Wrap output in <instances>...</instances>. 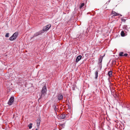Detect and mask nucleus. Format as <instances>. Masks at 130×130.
<instances>
[{
	"instance_id": "nucleus-1",
	"label": "nucleus",
	"mask_w": 130,
	"mask_h": 130,
	"mask_svg": "<svg viewBox=\"0 0 130 130\" xmlns=\"http://www.w3.org/2000/svg\"><path fill=\"white\" fill-rule=\"evenodd\" d=\"M18 35V32H15L14 33L13 35L10 38L9 40L10 41H13L17 37Z\"/></svg>"
},
{
	"instance_id": "nucleus-2",
	"label": "nucleus",
	"mask_w": 130,
	"mask_h": 130,
	"mask_svg": "<svg viewBox=\"0 0 130 130\" xmlns=\"http://www.w3.org/2000/svg\"><path fill=\"white\" fill-rule=\"evenodd\" d=\"M51 27V24H48L46 26L43 27L42 30H43L44 32L45 31H47Z\"/></svg>"
},
{
	"instance_id": "nucleus-3",
	"label": "nucleus",
	"mask_w": 130,
	"mask_h": 130,
	"mask_svg": "<svg viewBox=\"0 0 130 130\" xmlns=\"http://www.w3.org/2000/svg\"><path fill=\"white\" fill-rule=\"evenodd\" d=\"M47 91L46 87V86H44L42 88L41 91V93L42 94L45 95L46 94V92Z\"/></svg>"
},
{
	"instance_id": "nucleus-4",
	"label": "nucleus",
	"mask_w": 130,
	"mask_h": 130,
	"mask_svg": "<svg viewBox=\"0 0 130 130\" xmlns=\"http://www.w3.org/2000/svg\"><path fill=\"white\" fill-rule=\"evenodd\" d=\"M14 101V97H11L9 99L8 102V104L9 105H11Z\"/></svg>"
},
{
	"instance_id": "nucleus-5",
	"label": "nucleus",
	"mask_w": 130,
	"mask_h": 130,
	"mask_svg": "<svg viewBox=\"0 0 130 130\" xmlns=\"http://www.w3.org/2000/svg\"><path fill=\"white\" fill-rule=\"evenodd\" d=\"M56 98L58 99V101L61 100L63 98V95L61 94H59L57 96Z\"/></svg>"
},
{
	"instance_id": "nucleus-6",
	"label": "nucleus",
	"mask_w": 130,
	"mask_h": 130,
	"mask_svg": "<svg viewBox=\"0 0 130 130\" xmlns=\"http://www.w3.org/2000/svg\"><path fill=\"white\" fill-rule=\"evenodd\" d=\"M82 58V56L79 55L77 56L76 59L75 61L76 62H77L78 61H79Z\"/></svg>"
},
{
	"instance_id": "nucleus-7",
	"label": "nucleus",
	"mask_w": 130,
	"mask_h": 130,
	"mask_svg": "<svg viewBox=\"0 0 130 130\" xmlns=\"http://www.w3.org/2000/svg\"><path fill=\"white\" fill-rule=\"evenodd\" d=\"M65 117L66 115L65 114V113H63L61 114L59 116V118L61 119H64L65 118Z\"/></svg>"
},
{
	"instance_id": "nucleus-8",
	"label": "nucleus",
	"mask_w": 130,
	"mask_h": 130,
	"mask_svg": "<svg viewBox=\"0 0 130 130\" xmlns=\"http://www.w3.org/2000/svg\"><path fill=\"white\" fill-rule=\"evenodd\" d=\"M103 58V56H101L100 57L99 59V61L98 64L99 65H101L102 62V59Z\"/></svg>"
},
{
	"instance_id": "nucleus-9",
	"label": "nucleus",
	"mask_w": 130,
	"mask_h": 130,
	"mask_svg": "<svg viewBox=\"0 0 130 130\" xmlns=\"http://www.w3.org/2000/svg\"><path fill=\"white\" fill-rule=\"evenodd\" d=\"M40 122V118H38L37 120V126L38 127H39Z\"/></svg>"
},
{
	"instance_id": "nucleus-10",
	"label": "nucleus",
	"mask_w": 130,
	"mask_h": 130,
	"mask_svg": "<svg viewBox=\"0 0 130 130\" xmlns=\"http://www.w3.org/2000/svg\"><path fill=\"white\" fill-rule=\"evenodd\" d=\"M59 126L60 128H61V129L62 128H64L65 126V124H59Z\"/></svg>"
},
{
	"instance_id": "nucleus-11",
	"label": "nucleus",
	"mask_w": 130,
	"mask_h": 130,
	"mask_svg": "<svg viewBox=\"0 0 130 130\" xmlns=\"http://www.w3.org/2000/svg\"><path fill=\"white\" fill-rule=\"evenodd\" d=\"M112 14L114 16H118V14L116 13L114 11H112Z\"/></svg>"
},
{
	"instance_id": "nucleus-12",
	"label": "nucleus",
	"mask_w": 130,
	"mask_h": 130,
	"mask_svg": "<svg viewBox=\"0 0 130 130\" xmlns=\"http://www.w3.org/2000/svg\"><path fill=\"white\" fill-rule=\"evenodd\" d=\"M95 78L96 79L97 78L98 76V71L97 70L96 71L95 73Z\"/></svg>"
},
{
	"instance_id": "nucleus-13",
	"label": "nucleus",
	"mask_w": 130,
	"mask_h": 130,
	"mask_svg": "<svg viewBox=\"0 0 130 130\" xmlns=\"http://www.w3.org/2000/svg\"><path fill=\"white\" fill-rule=\"evenodd\" d=\"M38 34L39 35H41L42 34L44 33V32L43 31V30H40V31H39L38 32H37Z\"/></svg>"
},
{
	"instance_id": "nucleus-14",
	"label": "nucleus",
	"mask_w": 130,
	"mask_h": 130,
	"mask_svg": "<svg viewBox=\"0 0 130 130\" xmlns=\"http://www.w3.org/2000/svg\"><path fill=\"white\" fill-rule=\"evenodd\" d=\"M112 71H109L108 72V74L109 77H111L112 76Z\"/></svg>"
},
{
	"instance_id": "nucleus-15",
	"label": "nucleus",
	"mask_w": 130,
	"mask_h": 130,
	"mask_svg": "<svg viewBox=\"0 0 130 130\" xmlns=\"http://www.w3.org/2000/svg\"><path fill=\"white\" fill-rule=\"evenodd\" d=\"M125 33H124V32L123 31H121V36L122 37H124L125 36Z\"/></svg>"
},
{
	"instance_id": "nucleus-16",
	"label": "nucleus",
	"mask_w": 130,
	"mask_h": 130,
	"mask_svg": "<svg viewBox=\"0 0 130 130\" xmlns=\"http://www.w3.org/2000/svg\"><path fill=\"white\" fill-rule=\"evenodd\" d=\"M123 28L124 29H127V27L126 25H125L123 26Z\"/></svg>"
},
{
	"instance_id": "nucleus-17",
	"label": "nucleus",
	"mask_w": 130,
	"mask_h": 130,
	"mask_svg": "<svg viewBox=\"0 0 130 130\" xmlns=\"http://www.w3.org/2000/svg\"><path fill=\"white\" fill-rule=\"evenodd\" d=\"M39 35L38 34V33L37 32H36V33H35V34H34V35L33 36V37L31 38H33L34 37H36L37 36H38Z\"/></svg>"
},
{
	"instance_id": "nucleus-18",
	"label": "nucleus",
	"mask_w": 130,
	"mask_h": 130,
	"mask_svg": "<svg viewBox=\"0 0 130 130\" xmlns=\"http://www.w3.org/2000/svg\"><path fill=\"white\" fill-rule=\"evenodd\" d=\"M32 124L31 123H30L28 126L29 127V129H31L32 127Z\"/></svg>"
},
{
	"instance_id": "nucleus-19",
	"label": "nucleus",
	"mask_w": 130,
	"mask_h": 130,
	"mask_svg": "<svg viewBox=\"0 0 130 130\" xmlns=\"http://www.w3.org/2000/svg\"><path fill=\"white\" fill-rule=\"evenodd\" d=\"M85 5V4L84 3H82L81 4L79 7V8L81 9Z\"/></svg>"
},
{
	"instance_id": "nucleus-20",
	"label": "nucleus",
	"mask_w": 130,
	"mask_h": 130,
	"mask_svg": "<svg viewBox=\"0 0 130 130\" xmlns=\"http://www.w3.org/2000/svg\"><path fill=\"white\" fill-rule=\"evenodd\" d=\"M123 53L122 52H120L119 53V55L120 56H123Z\"/></svg>"
},
{
	"instance_id": "nucleus-21",
	"label": "nucleus",
	"mask_w": 130,
	"mask_h": 130,
	"mask_svg": "<svg viewBox=\"0 0 130 130\" xmlns=\"http://www.w3.org/2000/svg\"><path fill=\"white\" fill-rule=\"evenodd\" d=\"M9 34L8 33H6L5 36V37L7 38L9 36Z\"/></svg>"
},
{
	"instance_id": "nucleus-22",
	"label": "nucleus",
	"mask_w": 130,
	"mask_h": 130,
	"mask_svg": "<svg viewBox=\"0 0 130 130\" xmlns=\"http://www.w3.org/2000/svg\"><path fill=\"white\" fill-rule=\"evenodd\" d=\"M54 110L55 111H57V108L56 107L55 105L54 106Z\"/></svg>"
},
{
	"instance_id": "nucleus-23",
	"label": "nucleus",
	"mask_w": 130,
	"mask_h": 130,
	"mask_svg": "<svg viewBox=\"0 0 130 130\" xmlns=\"http://www.w3.org/2000/svg\"><path fill=\"white\" fill-rule=\"evenodd\" d=\"M126 20V19H123V18H122L121 19V21L123 22H125Z\"/></svg>"
},
{
	"instance_id": "nucleus-24",
	"label": "nucleus",
	"mask_w": 130,
	"mask_h": 130,
	"mask_svg": "<svg viewBox=\"0 0 130 130\" xmlns=\"http://www.w3.org/2000/svg\"><path fill=\"white\" fill-rule=\"evenodd\" d=\"M128 55V54H124L123 56H127Z\"/></svg>"
},
{
	"instance_id": "nucleus-25",
	"label": "nucleus",
	"mask_w": 130,
	"mask_h": 130,
	"mask_svg": "<svg viewBox=\"0 0 130 130\" xmlns=\"http://www.w3.org/2000/svg\"><path fill=\"white\" fill-rule=\"evenodd\" d=\"M72 89H73V90H75L74 88H73V87H72Z\"/></svg>"
},
{
	"instance_id": "nucleus-26",
	"label": "nucleus",
	"mask_w": 130,
	"mask_h": 130,
	"mask_svg": "<svg viewBox=\"0 0 130 130\" xmlns=\"http://www.w3.org/2000/svg\"><path fill=\"white\" fill-rule=\"evenodd\" d=\"M36 130H38V128H36Z\"/></svg>"
},
{
	"instance_id": "nucleus-27",
	"label": "nucleus",
	"mask_w": 130,
	"mask_h": 130,
	"mask_svg": "<svg viewBox=\"0 0 130 130\" xmlns=\"http://www.w3.org/2000/svg\"><path fill=\"white\" fill-rule=\"evenodd\" d=\"M59 130H61V129H59Z\"/></svg>"
}]
</instances>
